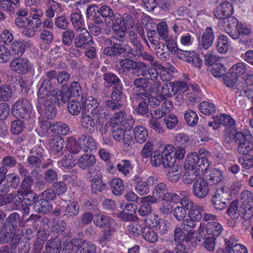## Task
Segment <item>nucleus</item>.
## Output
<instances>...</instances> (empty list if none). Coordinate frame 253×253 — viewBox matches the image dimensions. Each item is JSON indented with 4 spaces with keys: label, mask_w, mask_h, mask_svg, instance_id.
I'll return each instance as SVG.
<instances>
[{
    "label": "nucleus",
    "mask_w": 253,
    "mask_h": 253,
    "mask_svg": "<svg viewBox=\"0 0 253 253\" xmlns=\"http://www.w3.org/2000/svg\"><path fill=\"white\" fill-rule=\"evenodd\" d=\"M81 76L76 77V81L72 82L69 86L63 85L60 89L58 88H53L52 91L51 96L54 99V103L57 106H60L63 104H66L71 99L72 97H79L82 94V88L79 82Z\"/></svg>",
    "instance_id": "1"
},
{
    "label": "nucleus",
    "mask_w": 253,
    "mask_h": 253,
    "mask_svg": "<svg viewBox=\"0 0 253 253\" xmlns=\"http://www.w3.org/2000/svg\"><path fill=\"white\" fill-rule=\"evenodd\" d=\"M233 139L238 145L237 151L243 155L253 156V141L251 134L248 130L235 131L233 134Z\"/></svg>",
    "instance_id": "2"
},
{
    "label": "nucleus",
    "mask_w": 253,
    "mask_h": 253,
    "mask_svg": "<svg viewBox=\"0 0 253 253\" xmlns=\"http://www.w3.org/2000/svg\"><path fill=\"white\" fill-rule=\"evenodd\" d=\"M95 225L99 228L104 229L102 239L103 241L108 240L116 231L117 225L114 220L112 218L100 213L95 214Z\"/></svg>",
    "instance_id": "3"
},
{
    "label": "nucleus",
    "mask_w": 253,
    "mask_h": 253,
    "mask_svg": "<svg viewBox=\"0 0 253 253\" xmlns=\"http://www.w3.org/2000/svg\"><path fill=\"white\" fill-rule=\"evenodd\" d=\"M53 97L38 99L36 108L38 112L48 120L53 119L56 115L57 110L53 103Z\"/></svg>",
    "instance_id": "4"
},
{
    "label": "nucleus",
    "mask_w": 253,
    "mask_h": 253,
    "mask_svg": "<svg viewBox=\"0 0 253 253\" xmlns=\"http://www.w3.org/2000/svg\"><path fill=\"white\" fill-rule=\"evenodd\" d=\"M124 85L123 84L112 87L110 98L106 100L105 107L113 111L120 110L122 107L121 101L123 98Z\"/></svg>",
    "instance_id": "5"
},
{
    "label": "nucleus",
    "mask_w": 253,
    "mask_h": 253,
    "mask_svg": "<svg viewBox=\"0 0 253 253\" xmlns=\"http://www.w3.org/2000/svg\"><path fill=\"white\" fill-rule=\"evenodd\" d=\"M210 166L208 159L202 156L201 154H198L195 152H191L186 158L184 166L195 168H199L200 169L204 170L205 172Z\"/></svg>",
    "instance_id": "6"
},
{
    "label": "nucleus",
    "mask_w": 253,
    "mask_h": 253,
    "mask_svg": "<svg viewBox=\"0 0 253 253\" xmlns=\"http://www.w3.org/2000/svg\"><path fill=\"white\" fill-rule=\"evenodd\" d=\"M32 108V106L30 101L27 99L22 98L14 104L11 112L13 116L17 119H27L29 117Z\"/></svg>",
    "instance_id": "7"
},
{
    "label": "nucleus",
    "mask_w": 253,
    "mask_h": 253,
    "mask_svg": "<svg viewBox=\"0 0 253 253\" xmlns=\"http://www.w3.org/2000/svg\"><path fill=\"white\" fill-rule=\"evenodd\" d=\"M103 53L114 60L117 59L122 54H125L127 57V44H124L122 42L113 41L110 46L104 48Z\"/></svg>",
    "instance_id": "8"
},
{
    "label": "nucleus",
    "mask_w": 253,
    "mask_h": 253,
    "mask_svg": "<svg viewBox=\"0 0 253 253\" xmlns=\"http://www.w3.org/2000/svg\"><path fill=\"white\" fill-rule=\"evenodd\" d=\"M131 58L127 57L119 60L120 73L122 75H126L131 70L139 72L142 68L146 67L145 63L132 60Z\"/></svg>",
    "instance_id": "9"
},
{
    "label": "nucleus",
    "mask_w": 253,
    "mask_h": 253,
    "mask_svg": "<svg viewBox=\"0 0 253 253\" xmlns=\"http://www.w3.org/2000/svg\"><path fill=\"white\" fill-rule=\"evenodd\" d=\"M215 38L213 30L211 27H207L199 38L198 48L199 51L207 50L213 44Z\"/></svg>",
    "instance_id": "10"
},
{
    "label": "nucleus",
    "mask_w": 253,
    "mask_h": 253,
    "mask_svg": "<svg viewBox=\"0 0 253 253\" xmlns=\"http://www.w3.org/2000/svg\"><path fill=\"white\" fill-rule=\"evenodd\" d=\"M234 9L231 3L227 1L219 2L213 10V15L217 19H226L233 14Z\"/></svg>",
    "instance_id": "11"
},
{
    "label": "nucleus",
    "mask_w": 253,
    "mask_h": 253,
    "mask_svg": "<svg viewBox=\"0 0 253 253\" xmlns=\"http://www.w3.org/2000/svg\"><path fill=\"white\" fill-rule=\"evenodd\" d=\"M209 192V184L207 180L201 177H198L194 181L192 187V192L194 196L198 199H204L207 196Z\"/></svg>",
    "instance_id": "12"
},
{
    "label": "nucleus",
    "mask_w": 253,
    "mask_h": 253,
    "mask_svg": "<svg viewBox=\"0 0 253 253\" xmlns=\"http://www.w3.org/2000/svg\"><path fill=\"white\" fill-rule=\"evenodd\" d=\"M79 33L75 37L74 43L76 47L85 48L93 43L92 38L86 28L79 30Z\"/></svg>",
    "instance_id": "13"
},
{
    "label": "nucleus",
    "mask_w": 253,
    "mask_h": 253,
    "mask_svg": "<svg viewBox=\"0 0 253 253\" xmlns=\"http://www.w3.org/2000/svg\"><path fill=\"white\" fill-rule=\"evenodd\" d=\"M11 69L19 74H26L31 69L30 61L24 58H15L10 63Z\"/></svg>",
    "instance_id": "14"
},
{
    "label": "nucleus",
    "mask_w": 253,
    "mask_h": 253,
    "mask_svg": "<svg viewBox=\"0 0 253 253\" xmlns=\"http://www.w3.org/2000/svg\"><path fill=\"white\" fill-rule=\"evenodd\" d=\"M109 110L100 105H96L91 109L90 115L94 120H96V125L103 124L110 118L111 114Z\"/></svg>",
    "instance_id": "15"
},
{
    "label": "nucleus",
    "mask_w": 253,
    "mask_h": 253,
    "mask_svg": "<svg viewBox=\"0 0 253 253\" xmlns=\"http://www.w3.org/2000/svg\"><path fill=\"white\" fill-rule=\"evenodd\" d=\"M93 171L96 173L90 180L91 192L96 194L103 193L108 189V185L103 181L102 175L99 170L96 169Z\"/></svg>",
    "instance_id": "16"
},
{
    "label": "nucleus",
    "mask_w": 253,
    "mask_h": 253,
    "mask_svg": "<svg viewBox=\"0 0 253 253\" xmlns=\"http://www.w3.org/2000/svg\"><path fill=\"white\" fill-rule=\"evenodd\" d=\"M28 10L25 8L18 9L15 14L14 24L18 28L23 29L31 25L32 19L27 18Z\"/></svg>",
    "instance_id": "17"
},
{
    "label": "nucleus",
    "mask_w": 253,
    "mask_h": 253,
    "mask_svg": "<svg viewBox=\"0 0 253 253\" xmlns=\"http://www.w3.org/2000/svg\"><path fill=\"white\" fill-rule=\"evenodd\" d=\"M21 196H24V204L22 205V210L24 214L28 215L30 212V207L33 205H35L38 199L40 198L39 195L36 194L33 191L23 192L19 191Z\"/></svg>",
    "instance_id": "18"
},
{
    "label": "nucleus",
    "mask_w": 253,
    "mask_h": 253,
    "mask_svg": "<svg viewBox=\"0 0 253 253\" xmlns=\"http://www.w3.org/2000/svg\"><path fill=\"white\" fill-rule=\"evenodd\" d=\"M241 202V211H248L249 213L253 211V192L248 190L241 192L240 195Z\"/></svg>",
    "instance_id": "19"
},
{
    "label": "nucleus",
    "mask_w": 253,
    "mask_h": 253,
    "mask_svg": "<svg viewBox=\"0 0 253 253\" xmlns=\"http://www.w3.org/2000/svg\"><path fill=\"white\" fill-rule=\"evenodd\" d=\"M48 142L50 149L52 154L58 156L63 155L64 140L61 136H53L49 139Z\"/></svg>",
    "instance_id": "20"
},
{
    "label": "nucleus",
    "mask_w": 253,
    "mask_h": 253,
    "mask_svg": "<svg viewBox=\"0 0 253 253\" xmlns=\"http://www.w3.org/2000/svg\"><path fill=\"white\" fill-rule=\"evenodd\" d=\"M19 190L17 191L16 193H11L9 194L8 200H10V204L8 205L6 209L7 212L17 211L19 209L20 206L24 204V196H21V194L18 193Z\"/></svg>",
    "instance_id": "21"
},
{
    "label": "nucleus",
    "mask_w": 253,
    "mask_h": 253,
    "mask_svg": "<svg viewBox=\"0 0 253 253\" xmlns=\"http://www.w3.org/2000/svg\"><path fill=\"white\" fill-rule=\"evenodd\" d=\"M96 159L94 155L85 154L82 155L78 159L77 164L79 168L83 170H89L95 167Z\"/></svg>",
    "instance_id": "22"
},
{
    "label": "nucleus",
    "mask_w": 253,
    "mask_h": 253,
    "mask_svg": "<svg viewBox=\"0 0 253 253\" xmlns=\"http://www.w3.org/2000/svg\"><path fill=\"white\" fill-rule=\"evenodd\" d=\"M40 87L38 92V99H42L52 97L51 94L53 91L52 84L44 78H42L39 82Z\"/></svg>",
    "instance_id": "23"
},
{
    "label": "nucleus",
    "mask_w": 253,
    "mask_h": 253,
    "mask_svg": "<svg viewBox=\"0 0 253 253\" xmlns=\"http://www.w3.org/2000/svg\"><path fill=\"white\" fill-rule=\"evenodd\" d=\"M191 26L190 20L187 18H176L171 24V29L175 35H179L182 32L186 31Z\"/></svg>",
    "instance_id": "24"
},
{
    "label": "nucleus",
    "mask_w": 253,
    "mask_h": 253,
    "mask_svg": "<svg viewBox=\"0 0 253 253\" xmlns=\"http://www.w3.org/2000/svg\"><path fill=\"white\" fill-rule=\"evenodd\" d=\"M185 173L182 176L183 181L185 184H189L197 179L200 177L201 172H204V170H201L198 168H192L184 166Z\"/></svg>",
    "instance_id": "25"
},
{
    "label": "nucleus",
    "mask_w": 253,
    "mask_h": 253,
    "mask_svg": "<svg viewBox=\"0 0 253 253\" xmlns=\"http://www.w3.org/2000/svg\"><path fill=\"white\" fill-rule=\"evenodd\" d=\"M34 209L39 213L45 214L52 211V205L49 201L40 197L34 205Z\"/></svg>",
    "instance_id": "26"
},
{
    "label": "nucleus",
    "mask_w": 253,
    "mask_h": 253,
    "mask_svg": "<svg viewBox=\"0 0 253 253\" xmlns=\"http://www.w3.org/2000/svg\"><path fill=\"white\" fill-rule=\"evenodd\" d=\"M79 140L84 152L88 150L95 151L97 148L95 140L89 135H83L79 137Z\"/></svg>",
    "instance_id": "27"
},
{
    "label": "nucleus",
    "mask_w": 253,
    "mask_h": 253,
    "mask_svg": "<svg viewBox=\"0 0 253 253\" xmlns=\"http://www.w3.org/2000/svg\"><path fill=\"white\" fill-rule=\"evenodd\" d=\"M60 239L56 238L48 240L42 253H59L62 247Z\"/></svg>",
    "instance_id": "28"
},
{
    "label": "nucleus",
    "mask_w": 253,
    "mask_h": 253,
    "mask_svg": "<svg viewBox=\"0 0 253 253\" xmlns=\"http://www.w3.org/2000/svg\"><path fill=\"white\" fill-rule=\"evenodd\" d=\"M102 79L104 84L108 87H113L123 84L120 78L116 74L112 72H107L102 75Z\"/></svg>",
    "instance_id": "29"
},
{
    "label": "nucleus",
    "mask_w": 253,
    "mask_h": 253,
    "mask_svg": "<svg viewBox=\"0 0 253 253\" xmlns=\"http://www.w3.org/2000/svg\"><path fill=\"white\" fill-rule=\"evenodd\" d=\"M156 56L161 60L168 61L170 56L171 53L165 46L164 42H158L155 48Z\"/></svg>",
    "instance_id": "30"
},
{
    "label": "nucleus",
    "mask_w": 253,
    "mask_h": 253,
    "mask_svg": "<svg viewBox=\"0 0 253 253\" xmlns=\"http://www.w3.org/2000/svg\"><path fill=\"white\" fill-rule=\"evenodd\" d=\"M133 180L135 183V190L139 195L143 196L149 193L150 188L145 180L139 176H136Z\"/></svg>",
    "instance_id": "31"
},
{
    "label": "nucleus",
    "mask_w": 253,
    "mask_h": 253,
    "mask_svg": "<svg viewBox=\"0 0 253 253\" xmlns=\"http://www.w3.org/2000/svg\"><path fill=\"white\" fill-rule=\"evenodd\" d=\"M134 139L138 143L141 144L145 142L148 137V132L144 126L139 125L133 129Z\"/></svg>",
    "instance_id": "32"
},
{
    "label": "nucleus",
    "mask_w": 253,
    "mask_h": 253,
    "mask_svg": "<svg viewBox=\"0 0 253 253\" xmlns=\"http://www.w3.org/2000/svg\"><path fill=\"white\" fill-rule=\"evenodd\" d=\"M20 218V215L17 212H13L6 218L4 225L9 228L10 232H14L17 227V222Z\"/></svg>",
    "instance_id": "33"
},
{
    "label": "nucleus",
    "mask_w": 253,
    "mask_h": 253,
    "mask_svg": "<svg viewBox=\"0 0 253 253\" xmlns=\"http://www.w3.org/2000/svg\"><path fill=\"white\" fill-rule=\"evenodd\" d=\"M222 230V226L219 222L211 221L206 225V231L207 233L209 235H212V237L219 236Z\"/></svg>",
    "instance_id": "34"
},
{
    "label": "nucleus",
    "mask_w": 253,
    "mask_h": 253,
    "mask_svg": "<svg viewBox=\"0 0 253 253\" xmlns=\"http://www.w3.org/2000/svg\"><path fill=\"white\" fill-rule=\"evenodd\" d=\"M166 174L167 179L172 183L177 182L181 176V168L178 165L169 168Z\"/></svg>",
    "instance_id": "35"
},
{
    "label": "nucleus",
    "mask_w": 253,
    "mask_h": 253,
    "mask_svg": "<svg viewBox=\"0 0 253 253\" xmlns=\"http://www.w3.org/2000/svg\"><path fill=\"white\" fill-rule=\"evenodd\" d=\"M70 18L72 23L77 31L82 29L84 25V18L80 11L73 12L70 14Z\"/></svg>",
    "instance_id": "36"
},
{
    "label": "nucleus",
    "mask_w": 253,
    "mask_h": 253,
    "mask_svg": "<svg viewBox=\"0 0 253 253\" xmlns=\"http://www.w3.org/2000/svg\"><path fill=\"white\" fill-rule=\"evenodd\" d=\"M228 22L230 23L228 24V26L229 27H231V24H232L234 26L236 27L239 35L248 36L251 32L250 28L241 23H239L237 19L234 17H231L230 19L228 20Z\"/></svg>",
    "instance_id": "37"
},
{
    "label": "nucleus",
    "mask_w": 253,
    "mask_h": 253,
    "mask_svg": "<svg viewBox=\"0 0 253 253\" xmlns=\"http://www.w3.org/2000/svg\"><path fill=\"white\" fill-rule=\"evenodd\" d=\"M142 236L147 242L154 243L158 240V236L156 232L148 226L143 227Z\"/></svg>",
    "instance_id": "38"
},
{
    "label": "nucleus",
    "mask_w": 253,
    "mask_h": 253,
    "mask_svg": "<svg viewBox=\"0 0 253 253\" xmlns=\"http://www.w3.org/2000/svg\"><path fill=\"white\" fill-rule=\"evenodd\" d=\"M80 207L76 202L67 204L63 216L66 218H73L78 215Z\"/></svg>",
    "instance_id": "39"
},
{
    "label": "nucleus",
    "mask_w": 253,
    "mask_h": 253,
    "mask_svg": "<svg viewBox=\"0 0 253 253\" xmlns=\"http://www.w3.org/2000/svg\"><path fill=\"white\" fill-rule=\"evenodd\" d=\"M217 51L221 53H225L229 48V42L226 36L219 35L217 39L216 43Z\"/></svg>",
    "instance_id": "40"
},
{
    "label": "nucleus",
    "mask_w": 253,
    "mask_h": 253,
    "mask_svg": "<svg viewBox=\"0 0 253 253\" xmlns=\"http://www.w3.org/2000/svg\"><path fill=\"white\" fill-rule=\"evenodd\" d=\"M203 212V208L194 204L190 209L188 215L190 218H191L194 220L199 221L202 218Z\"/></svg>",
    "instance_id": "41"
},
{
    "label": "nucleus",
    "mask_w": 253,
    "mask_h": 253,
    "mask_svg": "<svg viewBox=\"0 0 253 253\" xmlns=\"http://www.w3.org/2000/svg\"><path fill=\"white\" fill-rule=\"evenodd\" d=\"M142 44L130 45L127 44V57L129 58L139 57L143 51Z\"/></svg>",
    "instance_id": "42"
},
{
    "label": "nucleus",
    "mask_w": 253,
    "mask_h": 253,
    "mask_svg": "<svg viewBox=\"0 0 253 253\" xmlns=\"http://www.w3.org/2000/svg\"><path fill=\"white\" fill-rule=\"evenodd\" d=\"M25 50V44L23 42L15 41L11 45L10 48V52H12L13 55H17V56H21L24 53Z\"/></svg>",
    "instance_id": "43"
},
{
    "label": "nucleus",
    "mask_w": 253,
    "mask_h": 253,
    "mask_svg": "<svg viewBox=\"0 0 253 253\" xmlns=\"http://www.w3.org/2000/svg\"><path fill=\"white\" fill-rule=\"evenodd\" d=\"M163 41H165V42L164 43L165 46L170 52L171 53L177 54L180 49H179L178 47L176 38L169 36Z\"/></svg>",
    "instance_id": "44"
},
{
    "label": "nucleus",
    "mask_w": 253,
    "mask_h": 253,
    "mask_svg": "<svg viewBox=\"0 0 253 253\" xmlns=\"http://www.w3.org/2000/svg\"><path fill=\"white\" fill-rule=\"evenodd\" d=\"M81 119L82 125L84 127L91 130L95 129L96 123L91 115L82 114Z\"/></svg>",
    "instance_id": "45"
},
{
    "label": "nucleus",
    "mask_w": 253,
    "mask_h": 253,
    "mask_svg": "<svg viewBox=\"0 0 253 253\" xmlns=\"http://www.w3.org/2000/svg\"><path fill=\"white\" fill-rule=\"evenodd\" d=\"M75 33L72 29H66L61 35L62 42L64 45L70 46L75 39Z\"/></svg>",
    "instance_id": "46"
},
{
    "label": "nucleus",
    "mask_w": 253,
    "mask_h": 253,
    "mask_svg": "<svg viewBox=\"0 0 253 253\" xmlns=\"http://www.w3.org/2000/svg\"><path fill=\"white\" fill-rule=\"evenodd\" d=\"M223 178V172L217 169H214L210 171L209 174V180L211 184H217Z\"/></svg>",
    "instance_id": "47"
},
{
    "label": "nucleus",
    "mask_w": 253,
    "mask_h": 253,
    "mask_svg": "<svg viewBox=\"0 0 253 253\" xmlns=\"http://www.w3.org/2000/svg\"><path fill=\"white\" fill-rule=\"evenodd\" d=\"M168 192V188L164 182L158 183L152 190V193L154 196H156L163 200Z\"/></svg>",
    "instance_id": "48"
},
{
    "label": "nucleus",
    "mask_w": 253,
    "mask_h": 253,
    "mask_svg": "<svg viewBox=\"0 0 253 253\" xmlns=\"http://www.w3.org/2000/svg\"><path fill=\"white\" fill-rule=\"evenodd\" d=\"M112 192L116 195H121L124 190V185L122 179L113 178L111 182Z\"/></svg>",
    "instance_id": "49"
},
{
    "label": "nucleus",
    "mask_w": 253,
    "mask_h": 253,
    "mask_svg": "<svg viewBox=\"0 0 253 253\" xmlns=\"http://www.w3.org/2000/svg\"><path fill=\"white\" fill-rule=\"evenodd\" d=\"M66 147L69 152L73 154H78L83 149L79 139L76 140L73 138L68 140Z\"/></svg>",
    "instance_id": "50"
},
{
    "label": "nucleus",
    "mask_w": 253,
    "mask_h": 253,
    "mask_svg": "<svg viewBox=\"0 0 253 253\" xmlns=\"http://www.w3.org/2000/svg\"><path fill=\"white\" fill-rule=\"evenodd\" d=\"M197 239L199 242H202L204 244V247L207 250L210 252L214 251L215 246V237H202L201 236Z\"/></svg>",
    "instance_id": "51"
},
{
    "label": "nucleus",
    "mask_w": 253,
    "mask_h": 253,
    "mask_svg": "<svg viewBox=\"0 0 253 253\" xmlns=\"http://www.w3.org/2000/svg\"><path fill=\"white\" fill-rule=\"evenodd\" d=\"M200 111L205 115H210L215 112V106L214 104L207 101H203L198 105Z\"/></svg>",
    "instance_id": "52"
},
{
    "label": "nucleus",
    "mask_w": 253,
    "mask_h": 253,
    "mask_svg": "<svg viewBox=\"0 0 253 253\" xmlns=\"http://www.w3.org/2000/svg\"><path fill=\"white\" fill-rule=\"evenodd\" d=\"M69 127L66 124L62 122L54 123L52 132L55 134L66 135L69 132Z\"/></svg>",
    "instance_id": "53"
},
{
    "label": "nucleus",
    "mask_w": 253,
    "mask_h": 253,
    "mask_svg": "<svg viewBox=\"0 0 253 253\" xmlns=\"http://www.w3.org/2000/svg\"><path fill=\"white\" fill-rule=\"evenodd\" d=\"M79 250L80 253H96V247L92 242L86 240L81 244Z\"/></svg>",
    "instance_id": "54"
},
{
    "label": "nucleus",
    "mask_w": 253,
    "mask_h": 253,
    "mask_svg": "<svg viewBox=\"0 0 253 253\" xmlns=\"http://www.w3.org/2000/svg\"><path fill=\"white\" fill-rule=\"evenodd\" d=\"M11 87L6 84L0 86V101H7L9 100L12 96Z\"/></svg>",
    "instance_id": "55"
},
{
    "label": "nucleus",
    "mask_w": 253,
    "mask_h": 253,
    "mask_svg": "<svg viewBox=\"0 0 253 253\" xmlns=\"http://www.w3.org/2000/svg\"><path fill=\"white\" fill-rule=\"evenodd\" d=\"M238 161L243 169L249 170L253 168V156L243 155L239 157Z\"/></svg>",
    "instance_id": "56"
},
{
    "label": "nucleus",
    "mask_w": 253,
    "mask_h": 253,
    "mask_svg": "<svg viewBox=\"0 0 253 253\" xmlns=\"http://www.w3.org/2000/svg\"><path fill=\"white\" fill-rule=\"evenodd\" d=\"M25 127L24 122L19 119H16L11 123L10 131L12 134H19Z\"/></svg>",
    "instance_id": "57"
},
{
    "label": "nucleus",
    "mask_w": 253,
    "mask_h": 253,
    "mask_svg": "<svg viewBox=\"0 0 253 253\" xmlns=\"http://www.w3.org/2000/svg\"><path fill=\"white\" fill-rule=\"evenodd\" d=\"M68 103L67 109L71 115H78L82 112V104L80 102L72 100Z\"/></svg>",
    "instance_id": "58"
},
{
    "label": "nucleus",
    "mask_w": 253,
    "mask_h": 253,
    "mask_svg": "<svg viewBox=\"0 0 253 253\" xmlns=\"http://www.w3.org/2000/svg\"><path fill=\"white\" fill-rule=\"evenodd\" d=\"M132 84L139 91H147L149 86V82L145 78H138L134 79Z\"/></svg>",
    "instance_id": "59"
},
{
    "label": "nucleus",
    "mask_w": 253,
    "mask_h": 253,
    "mask_svg": "<svg viewBox=\"0 0 253 253\" xmlns=\"http://www.w3.org/2000/svg\"><path fill=\"white\" fill-rule=\"evenodd\" d=\"M2 168H4L5 170H8V168H12L15 167L17 164V161L16 158L11 155H7L3 158L1 161Z\"/></svg>",
    "instance_id": "60"
},
{
    "label": "nucleus",
    "mask_w": 253,
    "mask_h": 253,
    "mask_svg": "<svg viewBox=\"0 0 253 253\" xmlns=\"http://www.w3.org/2000/svg\"><path fill=\"white\" fill-rule=\"evenodd\" d=\"M116 167L118 171L122 172L125 176H127L129 173L132 168L130 161L127 160H122L120 163L117 164Z\"/></svg>",
    "instance_id": "61"
},
{
    "label": "nucleus",
    "mask_w": 253,
    "mask_h": 253,
    "mask_svg": "<svg viewBox=\"0 0 253 253\" xmlns=\"http://www.w3.org/2000/svg\"><path fill=\"white\" fill-rule=\"evenodd\" d=\"M216 122H218L219 125H222L224 126H233L235 124V120L230 116L227 115L221 114L215 118Z\"/></svg>",
    "instance_id": "62"
},
{
    "label": "nucleus",
    "mask_w": 253,
    "mask_h": 253,
    "mask_svg": "<svg viewBox=\"0 0 253 253\" xmlns=\"http://www.w3.org/2000/svg\"><path fill=\"white\" fill-rule=\"evenodd\" d=\"M114 12L113 10L106 4L99 5V13L103 18L110 20L114 16Z\"/></svg>",
    "instance_id": "63"
},
{
    "label": "nucleus",
    "mask_w": 253,
    "mask_h": 253,
    "mask_svg": "<svg viewBox=\"0 0 253 253\" xmlns=\"http://www.w3.org/2000/svg\"><path fill=\"white\" fill-rule=\"evenodd\" d=\"M184 119L188 125L192 126H196L198 122L197 115L194 111L191 110H188L185 113Z\"/></svg>",
    "instance_id": "64"
}]
</instances>
